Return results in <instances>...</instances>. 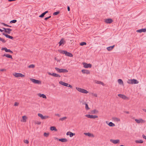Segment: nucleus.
Masks as SVG:
<instances>
[{"label": "nucleus", "instance_id": "nucleus-1", "mask_svg": "<svg viewBox=\"0 0 146 146\" xmlns=\"http://www.w3.org/2000/svg\"><path fill=\"white\" fill-rule=\"evenodd\" d=\"M58 51L61 53L65 54L66 56L70 57H72L73 56V55L72 53L69 52H68L66 50H59Z\"/></svg>", "mask_w": 146, "mask_h": 146}, {"label": "nucleus", "instance_id": "nucleus-2", "mask_svg": "<svg viewBox=\"0 0 146 146\" xmlns=\"http://www.w3.org/2000/svg\"><path fill=\"white\" fill-rule=\"evenodd\" d=\"M55 69L57 72L59 73H66L68 72V70L66 69H60L57 67H55Z\"/></svg>", "mask_w": 146, "mask_h": 146}, {"label": "nucleus", "instance_id": "nucleus-3", "mask_svg": "<svg viewBox=\"0 0 146 146\" xmlns=\"http://www.w3.org/2000/svg\"><path fill=\"white\" fill-rule=\"evenodd\" d=\"M127 82L129 84H137L139 83V82L136 79H133L128 80Z\"/></svg>", "mask_w": 146, "mask_h": 146}, {"label": "nucleus", "instance_id": "nucleus-4", "mask_svg": "<svg viewBox=\"0 0 146 146\" xmlns=\"http://www.w3.org/2000/svg\"><path fill=\"white\" fill-rule=\"evenodd\" d=\"M76 89L78 91L83 93L87 94L88 92L87 91L84 89L78 87H76Z\"/></svg>", "mask_w": 146, "mask_h": 146}, {"label": "nucleus", "instance_id": "nucleus-5", "mask_svg": "<svg viewBox=\"0 0 146 146\" xmlns=\"http://www.w3.org/2000/svg\"><path fill=\"white\" fill-rule=\"evenodd\" d=\"M30 79L31 81L35 84H41V81L40 80L32 78H31Z\"/></svg>", "mask_w": 146, "mask_h": 146}, {"label": "nucleus", "instance_id": "nucleus-6", "mask_svg": "<svg viewBox=\"0 0 146 146\" xmlns=\"http://www.w3.org/2000/svg\"><path fill=\"white\" fill-rule=\"evenodd\" d=\"M13 75L16 77L18 78L19 77H23L25 76V75L21 73H15L14 74H13Z\"/></svg>", "mask_w": 146, "mask_h": 146}, {"label": "nucleus", "instance_id": "nucleus-7", "mask_svg": "<svg viewBox=\"0 0 146 146\" xmlns=\"http://www.w3.org/2000/svg\"><path fill=\"white\" fill-rule=\"evenodd\" d=\"M82 64L84 66V67L85 68H91L92 67V64H87L85 62H83Z\"/></svg>", "mask_w": 146, "mask_h": 146}, {"label": "nucleus", "instance_id": "nucleus-8", "mask_svg": "<svg viewBox=\"0 0 146 146\" xmlns=\"http://www.w3.org/2000/svg\"><path fill=\"white\" fill-rule=\"evenodd\" d=\"M85 116L90 118L95 119L98 117V116L96 115H92L90 114H86Z\"/></svg>", "mask_w": 146, "mask_h": 146}, {"label": "nucleus", "instance_id": "nucleus-9", "mask_svg": "<svg viewBox=\"0 0 146 146\" xmlns=\"http://www.w3.org/2000/svg\"><path fill=\"white\" fill-rule=\"evenodd\" d=\"M135 121L138 123H145V121L143 119L141 118L139 119H135Z\"/></svg>", "mask_w": 146, "mask_h": 146}, {"label": "nucleus", "instance_id": "nucleus-10", "mask_svg": "<svg viewBox=\"0 0 146 146\" xmlns=\"http://www.w3.org/2000/svg\"><path fill=\"white\" fill-rule=\"evenodd\" d=\"M2 29H4V31L5 32L8 34H10L11 33V32L12 31V30L10 28H2Z\"/></svg>", "mask_w": 146, "mask_h": 146}, {"label": "nucleus", "instance_id": "nucleus-11", "mask_svg": "<svg viewBox=\"0 0 146 146\" xmlns=\"http://www.w3.org/2000/svg\"><path fill=\"white\" fill-rule=\"evenodd\" d=\"M48 73L49 75L52 76L56 77H61L60 75L55 73H51L49 72H48Z\"/></svg>", "mask_w": 146, "mask_h": 146}, {"label": "nucleus", "instance_id": "nucleus-12", "mask_svg": "<svg viewBox=\"0 0 146 146\" xmlns=\"http://www.w3.org/2000/svg\"><path fill=\"white\" fill-rule=\"evenodd\" d=\"M110 141L111 142H112L114 144H116L119 143L120 142V140L119 139L113 140L112 139H111Z\"/></svg>", "mask_w": 146, "mask_h": 146}, {"label": "nucleus", "instance_id": "nucleus-13", "mask_svg": "<svg viewBox=\"0 0 146 146\" xmlns=\"http://www.w3.org/2000/svg\"><path fill=\"white\" fill-rule=\"evenodd\" d=\"M113 21L111 19H106L105 20V22L107 24H110L113 22Z\"/></svg>", "mask_w": 146, "mask_h": 146}, {"label": "nucleus", "instance_id": "nucleus-14", "mask_svg": "<svg viewBox=\"0 0 146 146\" xmlns=\"http://www.w3.org/2000/svg\"><path fill=\"white\" fill-rule=\"evenodd\" d=\"M65 42H66L64 40V39L63 38H62L60 41H59L58 42L59 46H60L62 44H64Z\"/></svg>", "mask_w": 146, "mask_h": 146}, {"label": "nucleus", "instance_id": "nucleus-15", "mask_svg": "<svg viewBox=\"0 0 146 146\" xmlns=\"http://www.w3.org/2000/svg\"><path fill=\"white\" fill-rule=\"evenodd\" d=\"M82 72L83 74H90V71L86 69H83L82 70Z\"/></svg>", "mask_w": 146, "mask_h": 146}, {"label": "nucleus", "instance_id": "nucleus-16", "mask_svg": "<svg viewBox=\"0 0 146 146\" xmlns=\"http://www.w3.org/2000/svg\"><path fill=\"white\" fill-rule=\"evenodd\" d=\"M2 34L3 35H4L7 38H8L11 39H13V36H10L6 34H5L4 33H3Z\"/></svg>", "mask_w": 146, "mask_h": 146}, {"label": "nucleus", "instance_id": "nucleus-17", "mask_svg": "<svg viewBox=\"0 0 146 146\" xmlns=\"http://www.w3.org/2000/svg\"><path fill=\"white\" fill-rule=\"evenodd\" d=\"M146 31V28L145 29H139L137 30L136 32L138 33H141L142 32H145Z\"/></svg>", "mask_w": 146, "mask_h": 146}, {"label": "nucleus", "instance_id": "nucleus-18", "mask_svg": "<svg viewBox=\"0 0 146 146\" xmlns=\"http://www.w3.org/2000/svg\"><path fill=\"white\" fill-rule=\"evenodd\" d=\"M59 83L62 85L67 87V86L68 85V84L65 83L62 81H60L59 82Z\"/></svg>", "mask_w": 146, "mask_h": 146}, {"label": "nucleus", "instance_id": "nucleus-19", "mask_svg": "<svg viewBox=\"0 0 146 146\" xmlns=\"http://www.w3.org/2000/svg\"><path fill=\"white\" fill-rule=\"evenodd\" d=\"M118 96L119 97L124 100L126 99L127 98V97L125 96L122 94H119L118 95Z\"/></svg>", "mask_w": 146, "mask_h": 146}, {"label": "nucleus", "instance_id": "nucleus-20", "mask_svg": "<svg viewBox=\"0 0 146 146\" xmlns=\"http://www.w3.org/2000/svg\"><path fill=\"white\" fill-rule=\"evenodd\" d=\"M84 134H85L86 135H87L89 137H94V135L92 134H91L89 133H84Z\"/></svg>", "mask_w": 146, "mask_h": 146}, {"label": "nucleus", "instance_id": "nucleus-21", "mask_svg": "<svg viewBox=\"0 0 146 146\" xmlns=\"http://www.w3.org/2000/svg\"><path fill=\"white\" fill-rule=\"evenodd\" d=\"M48 12V11H46L42 13L39 16V17L40 18H43L44 17V15Z\"/></svg>", "mask_w": 146, "mask_h": 146}, {"label": "nucleus", "instance_id": "nucleus-22", "mask_svg": "<svg viewBox=\"0 0 146 146\" xmlns=\"http://www.w3.org/2000/svg\"><path fill=\"white\" fill-rule=\"evenodd\" d=\"M2 56L3 57L5 56L8 58H10L11 59L13 58L11 55L8 54H4L2 55Z\"/></svg>", "mask_w": 146, "mask_h": 146}, {"label": "nucleus", "instance_id": "nucleus-23", "mask_svg": "<svg viewBox=\"0 0 146 146\" xmlns=\"http://www.w3.org/2000/svg\"><path fill=\"white\" fill-rule=\"evenodd\" d=\"M59 141L62 142H66L68 141V140L66 138H62L59 139Z\"/></svg>", "mask_w": 146, "mask_h": 146}, {"label": "nucleus", "instance_id": "nucleus-24", "mask_svg": "<svg viewBox=\"0 0 146 146\" xmlns=\"http://www.w3.org/2000/svg\"><path fill=\"white\" fill-rule=\"evenodd\" d=\"M95 82L96 84H100L102 85L103 86L105 85L104 84L103 82L100 81L95 80Z\"/></svg>", "mask_w": 146, "mask_h": 146}, {"label": "nucleus", "instance_id": "nucleus-25", "mask_svg": "<svg viewBox=\"0 0 146 146\" xmlns=\"http://www.w3.org/2000/svg\"><path fill=\"white\" fill-rule=\"evenodd\" d=\"M1 50H5L6 52H9L10 51V49H7L6 47H2Z\"/></svg>", "mask_w": 146, "mask_h": 146}, {"label": "nucleus", "instance_id": "nucleus-26", "mask_svg": "<svg viewBox=\"0 0 146 146\" xmlns=\"http://www.w3.org/2000/svg\"><path fill=\"white\" fill-rule=\"evenodd\" d=\"M50 130L51 131L54 130L55 131H57V129H56V127L55 126H51L50 127Z\"/></svg>", "mask_w": 146, "mask_h": 146}, {"label": "nucleus", "instance_id": "nucleus-27", "mask_svg": "<svg viewBox=\"0 0 146 146\" xmlns=\"http://www.w3.org/2000/svg\"><path fill=\"white\" fill-rule=\"evenodd\" d=\"M38 95L39 96H40L41 97H42V98H45V99L46 98V95L43 94H38Z\"/></svg>", "mask_w": 146, "mask_h": 146}, {"label": "nucleus", "instance_id": "nucleus-28", "mask_svg": "<svg viewBox=\"0 0 146 146\" xmlns=\"http://www.w3.org/2000/svg\"><path fill=\"white\" fill-rule=\"evenodd\" d=\"M118 82L119 84H123V82L122 80L121 79H119L118 80Z\"/></svg>", "mask_w": 146, "mask_h": 146}, {"label": "nucleus", "instance_id": "nucleus-29", "mask_svg": "<svg viewBox=\"0 0 146 146\" xmlns=\"http://www.w3.org/2000/svg\"><path fill=\"white\" fill-rule=\"evenodd\" d=\"M85 104V108L86 110H88L90 109V108L88 107V105L85 102L83 104Z\"/></svg>", "mask_w": 146, "mask_h": 146}, {"label": "nucleus", "instance_id": "nucleus-30", "mask_svg": "<svg viewBox=\"0 0 146 146\" xmlns=\"http://www.w3.org/2000/svg\"><path fill=\"white\" fill-rule=\"evenodd\" d=\"M135 142L136 143H142L143 142V141L142 140H137L135 141Z\"/></svg>", "mask_w": 146, "mask_h": 146}, {"label": "nucleus", "instance_id": "nucleus-31", "mask_svg": "<svg viewBox=\"0 0 146 146\" xmlns=\"http://www.w3.org/2000/svg\"><path fill=\"white\" fill-rule=\"evenodd\" d=\"M113 119L115 121H116L117 122L119 121H120V119L119 118L117 117H113Z\"/></svg>", "mask_w": 146, "mask_h": 146}, {"label": "nucleus", "instance_id": "nucleus-32", "mask_svg": "<svg viewBox=\"0 0 146 146\" xmlns=\"http://www.w3.org/2000/svg\"><path fill=\"white\" fill-rule=\"evenodd\" d=\"M108 125L110 127H113L115 126V124L112 122H110L108 124Z\"/></svg>", "mask_w": 146, "mask_h": 146}, {"label": "nucleus", "instance_id": "nucleus-33", "mask_svg": "<svg viewBox=\"0 0 146 146\" xmlns=\"http://www.w3.org/2000/svg\"><path fill=\"white\" fill-rule=\"evenodd\" d=\"M75 135V133H72L71 132H70V134H69V135L70 137H72L73 136Z\"/></svg>", "mask_w": 146, "mask_h": 146}, {"label": "nucleus", "instance_id": "nucleus-34", "mask_svg": "<svg viewBox=\"0 0 146 146\" xmlns=\"http://www.w3.org/2000/svg\"><path fill=\"white\" fill-rule=\"evenodd\" d=\"M67 117H63L62 118H61L59 119V120L61 121H63L65 119H67Z\"/></svg>", "mask_w": 146, "mask_h": 146}, {"label": "nucleus", "instance_id": "nucleus-35", "mask_svg": "<svg viewBox=\"0 0 146 146\" xmlns=\"http://www.w3.org/2000/svg\"><path fill=\"white\" fill-rule=\"evenodd\" d=\"M86 44V43L85 42H81L80 43V45L82 46L85 45Z\"/></svg>", "mask_w": 146, "mask_h": 146}, {"label": "nucleus", "instance_id": "nucleus-36", "mask_svg": "<svg viewBox=\"0 0 146 146\" xmlns=\"http://www.w3.org/2000/svg\"><path fill=\"white\" fill-rule=\"evenodd\" d=\"M49 133H46V132H45L44 134V136L46 137H47L49 136Z\"/></svg>", "mask_w": 146, "mask_h": 146}, {"label": "nucleus", "instance_id": "nucleus-37", "mask_svg": "<svg viewBox=\"0 0 146 146\" xmlns=\"http://www.w3.org/2000/svg\"><path fill=\"white\" fill-rule=\"evenodd\" d=\"M1 24H2L4 26H6V27H11V26H10L9 25H7V24H5L4 23H1Z\"/></svg>", "mask_w": 146, "mask_h": 146}, {"label": "nucleus", "instance_id": "nucleus-38", "mask_svg": "<svg viewBox=\"0 0 146 146\" xmlns=\"http://www.w3.org/2000/svg\"><path fill=\"white\" fill-rule=\"evenodd\" d=\"M60 13V12L59 11H58L55 12H54L53 13V15H56L58 14H59Z\"/></svg>", "mask_w": 146, "mask_h": 146}, {"label": "nucleus", "instance_id": "nucleus-39", "mask_svg": "<svg viewBox=\"0 0 146 146\" xmlns=\"http://www.w3.org/2000/svg\"><path fill=\"white\" fill-rule=\"evenodd\" d=\"M38 116L40 117L41 119H43V116L42 114L39 113H38Z\"/></svg>", "mask_w": 146, "mask_h": 146}, {"label": "nucleus", "instance_id": "nucleus-40", "mask_svg": "<svg viewBox=\"0 0 146 146\" xmlns=\"http://www.w3.org/2000/svg\"><path fill=\"white\" fill-rule=\"evenodd\" d=\"M22 118L24 122L26 121V119H27V117L25 116H24L22 117Z\"/></svg>", "mask_w": 146, "mask_h": 146}, {"label": "nucleus", "instance_id": "nucleus-41", "mask_svg": "<svg viewBox=\"0 0 146 146\" xmlns=\"http://www.w3.org/2000/svg\"><path fill=\"white\" fill-rule=\"evenodd\" d=\"M17 22V20H13L12 21H10V23H15Z\"/></svg>", "mask_w": 146, "mask_h": 146}, {"label": "nucleus", "instance_id": "nucleus-42", "mask_svg": "<svg viewBox=\"0 0 146 146\" xmlns=\"http://www.w3.org/2000/svg\"><path fill=\"white\" fill-rule=\"evenodd\" d=\"M35 67V65L33 64H31L29 66V68H33Z\"/></svg>", "mask_w": 146, "mask_h": 146}, {"label": "nucleus", "instance_id": "nucleus-43", "mask_svg": "<svg viewBox=\"0 0 146 146\" xmlns=\"http://www.w3.org/2000/svg\"><path fill=\"white\" fill-rule=\"evenodd\" d=\"M0 41H1L3 43H5L6 42V41L3 39L1 38L0 39Z\"/></svg>", "mask_w": 146, "mask_h": 146}, {"label": "nucleus", "instance_id": "nucleus-44", "mask_svg": "<svg viewBox=\"0 0 146 146\" xmlns=\"http://www.w3.org/2000/svg\"><path fill=\"white\" fill-rule=\"evenodd\" d=\"M24 143H26V144H28L29 143V142L28 141V140H24Z\"/></svg>", "mask_w": 146, "mask_h": 146}, {"label": "nucleus", "instance_id": "nucleus-45", "mask_svg": "<svg viewBox=\"0 0 146 146\" xmlns=\"http://www.w3.org/2000/svg\"><path fill=\"white\" fill-rule=\"evenodd\" d=\"M49 118V117L48 116H43L42 119H45Z\"/></svg>", "mask_w": 146, "mask_h": 146}, {"label": "nucleus", "instance_id": "nucleus-46", "mask_svg": "<svg viewBox=\"0 0 146 146\" xmlns=\"http://www.w3.org/2000/svg\"><path fill=\"white\" fill-rule=\"evenodd\" d=\"M98 112V111L96 110H93L92 111V113H95L96 112Z\"/></svg>", "mask_w": 146, "mask_h": 146}, {"label": "nucleus", "instance_id": "nucleus-47", "mask_svg": "<svg viewBox=\"0 0 146 146\" xmlns=\"http://www.w3.org/2000/svg\"><path fill=\"white\" fill-rule=\"evenodd\" d=\"M107 50L109 51H111L112 50L111 48V47L110 46L108 47L107 48Z\"/></svg>", "mask_w": 146, "mask_h": 146}, {"label": "nucleus", "instance_id": "nucleus-48", "mask_svg": "<svg viewBox=\"0 0 146 146\" xmlns=\"http://www.w3.org/2000/svg\"><path fill=\"white\" fill-rule=\"evenodd\" d=\"M67 87H70V88H72V86L71 85H70V84H68V85L67 86Z\"/></svg>", "mask_w": 146, "mask_h": 146}, {"label": "nucleus", "instance_id": "nucleus-49", "mask_svg": "<svg viewBox=\"0 0 146 146\" xmlns=\"http://www.w3.org/2000/svg\"><path fill=\"white\" fill-rule=\"evenodd\" d=\"M19 105V104L17 102H15L14 106H17Z\"/></svg>", "mask_w": 146, "mask_h": 146}, {"label": "nucleus", "instance_id": "nucleus-50", "mask_svg": "<svg viewBox=\"0 0 146 146\" xmlns=\"http://www.w3.org/2000/svg\"><path fill=\"white\" fill-rule=\"evenodd\" d=\"M143 137L146 140V136H145L144 134L142 135Z\"/></svg>", "mask_w": 146, "mask_h": 146}, {"label": "nucleus", "instance_id": "nucleus-51", "mask_svg": "<svg viewBox=\"0 0 146 146\" xmlns=\"http://www.w3.org/2000/svg\"><path fill=\"white\" fill-rule=\"evenodd\" d=\"M92 94L94 96L96 97H97V95L96 94L92 93Z\"/></svg>", "mask_w": 146, "mask_h": 146}, {"label": "nucleus", "instance_id": "nucleus-52", "mask_svg": "<svg viewBox=\"0 0 146 146\" xmlns=\"http://www.w3.org/2000/svg\"><path fill=\"white\" fill-rule=\"evenodd\" d=\"M55 115L56 116H58V117H60V115L58 114V113H56L55 114Z\"/></svg>", "mask_w": 146, "mask_h": 146}, {"label": "nucleus", "instance_id": "nucleus-53", "mask_svg": "<svg viewBox=\"0 0 146 146\" xmlns=\"http://www.w3.org/2000/svg\"><path fill=\"white\" fill-rule=\"evenodd\" d=\"M36 123L38 125H40L41 124V122L40 121H37Z\"/></svg>", "mask_w": 146, "mask_h": 146}, {"label": "nucleus", "instance_id": "nucleus-54", "mask_svg": "<svg viewBox=\"0 0 146 146\" xmlns=\"http://www.w3.org/2000/svg\"><path fill=\"white\" fill-rule=\"evenodd\" d=\"M67 10L69 11H70V7L69 6L67 7Z\"/></svg>", "mask_w": 146, "mask_h": 146}, {"label": "nucleus", "instance_id": "nucleus-55", "mask_svg": "<svg viewBox=\"0 0 146 146\" xmlns=\"http://www.w3.org/2000/svg\"><path fill=\"white\" fill-rule=\"evenodd\" d=\"M6 69H0V71H6Z\"/></svg>", "mask_w": 146, "mask_h": 146}, {"label": "nucleus", "instance_id": "nucleus-56", "mask_svg": "<svg viewBox=\"0 0 146 146\" xmlns=\"http://www.w3.org/2000/svg\"><path fill=\"white\" fill-rule=\"evenodd\" d=\"M70 131H68V132L66 133V135H69V134H70Z\"/></svg>", "mask_w": 146, "mask_h": 146}, {"label": "nucleus", "instance_id": "nucleus-57", "mask_svg": "<svg viewBox=\"0 0 146 146\" xmlns=\"http://www.w3.org/2000/svg\"><path fill=\"white\" fill-rule=\"evenodd\" d=\"M114 46H115L114 45H113V46H110L111 47V49L112 50L114 48Z\"/></svg>", "mask_w": 146, "mask_h": 146}, {"label": "nucleus", "instance_id": "nucleus-58", "mask_svg": "<svg viewBox=\"0 0 146 146\" xmlns=\"http://www.w3.org/2000/svg\"><path fill=\"white\" fill-rule=\"evenodd\" d=\"M48 19V17L45 18L44 19V20L45 21H47Z\"/></svg>", "mask_w": 146, "mask_h": 146}, {"label": "nucleus", "instance_id": "nucleus-59", "mask_svg": "<svg viewBox=\"0 0 146 146\" xmlns=\"http://www.w3.org/2000/svg\"><path fill=\"white\" fill-rule=\"evenodd\" d=\"M124 112L127 114H129V112L128 111H124Z\"/></svg>", "mask_w": 146, "mask_h": 146}, {"label": "nucleus", "instance_id": "nucleus-60", "mask_svg": "<svg viewBox=\"0 0 146 146\" xmlns=\"http://www.w3.org/2000/svg\"><path fill=\"white\" fill-rule=\"evenodd\" d=\"M142 110H143V111H144L145 112H146V109H143Z\"/></svg>", "mask_w": 146, "mask_h": 146}, {"label": "nucleus", "instance_id": "nucleus-61", "mask_svg": "<svg viewBox=\"0 0 146 146\" xmlns=\"http://www.w3.org/2000/svg\"><path fill=\"white\" fill-rule=\"evenodd\" d=\"M142 110H143V111H144L145 112H146V109H143Z\"/></svg>", "mask_w": 146, "mask_h": 146}, {"label": "nucleus", "instance_id": "nucleus-62", "mask_svg": "<svg viewBox=\"0 0 146 146\" xmlns=\"http://www.w3.org/2000/svg\"><path fill=\"white\" fill-rule=\"evenodd\" d=\"M3 31H4L3 30H2L0 29V32H3Z\"/></svg>", "mask_w": 146, "mask_h": 146}, {"label": "nucleus", "instance_id": "nucleus-63", "mask_svg": "<svg viewBox=\"0 0 146 146\" xmlns=\"http://www.w3.org/2000/svg\"><path fill=\"white\" fill-rule=\"evenodd\" d=\"M9 52L11 53H13V52L11 50H10V51H9Z\"/></svg>", "mask_w": 146, "mask_h": 146}, {"label": "nucleus", "instance_id": "nucleus-64", "mask_svg": "<svg viewBox=\"0 0 146 146\" xmlns=\"http://www.w3.org/2000/svg\"><path fill=\"white\" fill-rule=\"evenodd\" d=\"M48 17V19H49V18H51V16H49V17Z\"/></svg>", "mask_w": 146, "mask_h": 146}]
</instances>
